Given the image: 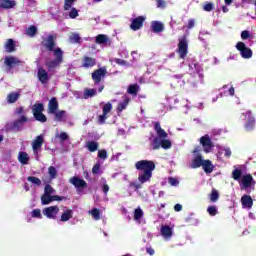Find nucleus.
Returning a JSON list of instances; mask_svg holds the SVG:
<instances>
[{
    "instance_id": "f257e3e1",
    "label": "nucleus",
    "mask_w": 256,
    "mask_h": 256,
    "mask_svg": "<svg viewBox=\"0 0 256 256\" xmlns=\"http://www.w3.org/2000/svg\"><path fill=\"white\" fill-rule=\"evenodd\" d=\"M135 169H137V171H142V173L138 175V181L143 185L144 183L151 181L156 166L155 162L151 160H140L135 163Z\"/></svg>"
},
{
    "instance_id": "f03ea898",
    "label": "nucleus",
    "mask_w": 256,
    "mask_h": 256,
    "mask_svg": "<svg viewBox=\"0 0 256 256\" xmlns=\"http://www.w3.org/2000/svg\"><path fill=\"white\" fill-rule=\"evenodd\" d=\"M193 155H195V157L190 164L191 169H199V167H202L205 173H213L215 166L211 160L203 159V155H201V146H196L194 148Z\"/></svg>"
},
{
    "instance_id": "7ed1b4c3",
    "label": "nucleus",
    "mask_w": 256,
    "mask_h": 256,
    "mask_svg": "<svg viewBox=\"0 0 256 256\" xmlns=\"http://www.w3.org/2000/svg\"><path fill=\"white\" fill-rule=\"evenodd\" d=\"M53 201H63V197L55 195V189L51 185H46L44 188V194L41 196L42 205H49Z\"/></svg>"
},
{
    "instance_id": "20e7f679",
    "label": "nucleus",
    "mask_w": 256,
    "mask_h": 256,
    "mask_svg": "<svg viewBox=\"0 0 256 256\" xmlns=\"http://www.w3.org/2000/svg\"><path fill=\"white\" fill-rule=\"evenodd\" d=\"M154 130L156 131V134L158 135L159 139H162L161 140L162 149H171L172 144H171L170 140L167 139V137H169V135L163 128H161L160 122L154 123Z\"/></svg>"
},
{
    "instance_id": "39448f33",
    "label": "nucleus",
    "mask_w": 256,
    "mask_h": 256,
    "mask_svg": "<svg viewBox=\"0 0 256 256\" xmlns=\"http://www.w3.org/2000/svg\"><path fill=\"white\" fill-rule=\"evenodd\" d=\"M45 106L42 103H36L32 106V112L36 119V121H40V123H45L47 121V116L43 114Z\"/></svg>"
},
{
    "instance_id": "423d86ee",
    "label": "nucleus",
    "mask_w": 256,
    "mask_h": 256,
    "mask_svg": "<svg viewBox=\"0 0 256 256\" xmlns=\"http://www.w3.org/2000/svg\"><path fill=\"white\" fill-rule=\"evenodd\" d=\"M236 49L239 51L242 59H251V57H253V50L247 47L245 42H237Z\"/></svg>"
},
{
    "instance_id": "0eeeda50",
    "label": "nucleus",
    "mask_w": 256,
    "mask_h": 256,
    "mask_svg": "<svg viewBox=\"0 0 256 256\" xmlns=\"http://www.w3.org/2000/svg\"><path fill=\"white\" fill-rule=\"evenodd\" d=\"M189 49V44L187 43V37L183 36L182 39L179 40L177 53L179 54L180 59H185L187 57Z\"/></svg>"
},
{
    "instance_id": "6e6552de",
    "label": "nucleus",
    "mask_w": 256,
    "mask_h": 256,
    "mask_svg": "<svg viewBox=\"0 0 256 256\" xmlns=\"http://www.w3.org/2000/svg\"><path fill=\"white\" fill-rule=\"evenodd\" d=\"M43 143H45V138L43 137V135L37 136L32 142L33 153L37 161H39V150L41 149V147H43Z\"/></svg>"
},
{
    "instance_id": "1a4fd4ad",
    "label": "nucleus",
    "mask_w": 256,
    "mask_h": 256,
    "mask_svg": "<svg viewBox=\"0 0 256 256\" xmlns=\"http://www.w3.org/2000/svg\"><path fill=\"white\" fill-rule=\"evenodd\" d=\"M112 110L113 104H111V102H108L103 106V113L98 117V123H100V125L105 124V121H107V119L109 118V113H111Z\"/></svg>"
},
{
    "instance_id": "9d476101",
    "label": "nucleus",
    "mask_w": 256,
    "mask_h": 256,
    "mask_svg": "<svg viewBox=\"0 0 256 256\" xmlns=\"http://www.w3.org/2000/svg\"><path fill=\"white\" fill-rule=\"evenodd\" d=\"M200 143L202 144V147L204 149L205 153H211V149L215 147L213 145V141H211V137L209 135H204L200 138Z\"/></svg>"
},
{
    "instance_id": "9b49d317",
    "label": "nucleus",
    "mask_w": 256,
    "mask_h": 256,
    "mask_svg": "<svg viewBox=\"0 0 256 256\" xmlns=\"http://www.w3.org/2000/svg\"><path fill=\"white\" fill-rule=\"evenodd\" d=\"M43 215L48 219H56L59 215V206H49L43 210Z\"/></svg>"
},
{
    "instance_id": "f8f14e48",
    "label": "nucleus",
    "mask_w": 256,
    "mask_h": 256,
    "mask_svg": "<svg viewBox=\"0 0 256 256\" xmlns=\"http://www.w3.org/2000/svg\"><path fill=\"white\" fill-rule=\"evenodd\" d=\"M145 16H138L136 18H134L130 24V29H132V31H139V29H141V27H143V23H145Z\"/></svg>"
},
{
    "instance_id": "ddd939ff",
    "label": "nucleus",
    "mask_w": 256,
    "mask_h": 256,
    "mask_svg": "<svg viewBox=\"0 0 256 256\" xmlns=\"http://www.w3.org/2000/svg\"><path fill=\"white\" fill-rule=\"evenodd\" d=\"M55 35H48L46 38L43 39L42 44L48 51H53L55 48Z\"/></svg>"
},
{
    "instance_id": "4468645a",
    "label": "nucleus",
    "mask_w": 256,
    "mask_h": 256,
    "mask_svg": "<svg viewBox=\"0 0 256 256\" xmlns=\"http://www.w3.org/2000/svg\"><path fill=\"white\" fill-rule=\"evenodd\" d=\"M111 38L105 34L97 35V44L102 45L103 47H111L112 45Z\"/></svg>"
},
{
    "instance_id": "2eb2a0df",
    "label": "nucleus",
    "mask_w": 256,
    "mask_h": 256,
    "mask_svg": "<svg viewBox=\"0 0 256 256\" xmlns=\"http://www.w3.org/2000/svg\"><path fill=\"white\" fill-rule=\"evenodd\" d=\"M241 203L244 209H251L253 207V198L250 195H243L241 197Z\"/></svg>"
},
{
    "instance_id": "dca6fc26",
    "label": "nucleus",
    "mask_w": 256,
    "mask_h": 256,
    "mask_svg": "<svg viewBox=\"0 0 256 256\" xmlns=\"http://www.w3.org/2000/svg\"><path fill=\"white\" fill-rule=\"evenodd\" d=\"M70 183L74 185L77 189H81L83 187H87V182L85 180L80 179L79 177L70 178Z\"/></svg>"
},
{
    "instance_id": "f3484780",
    "label": "nucleus",
    "mask_w": 256,
    "mask_h": 256,
    "mask_svg": "<svg viewBox=\"0 0 256 256\" xmlns=\"http://www.w3.org/2000/svg\"><path fill=\"white\" fill-rule=\"evenodd\" d=\"M59 109V102H57V98H52L48 103V113L53 115Z\"/></svg>"
},
{
    "instance_id": "a211bd4d",
    "label": "nucleus",
    "mask_w": 256,
    "mask_h": 256,
    "mask_svg": "<svg viewBox=\"0 0 256 256\" xmlns=\"http://www.w3.org/2000/svg\"><path fill=\"white\" fill-rule=\"evenodd\" d=\"M165 30V25L161 23L160 21H153L151 23V31L153 33H162V31Z\"/></svg>"
},
{
    "instance_id": "6ab92c4d",
    "label": "nucleus",
    "mask_w": 256,
    "mask_h": 256,
    "mask_svg": "<svg viewBox=\"0 0 256 256\" xmlns=\"http://www.w3.org/2000/svg\"><path fill=\"white\" fill-rule=\"evenodd\" d=\"M38 79L41 83H47L49 81V73L43 68L38 69Z\"/></svg>"
},
{
    "instance_id": "aec40b11",
    "label": "nucleus",
    "mask_w": 256,
    "mask_h": 256,
    "mask_svg": "<svg viewBox=\"0 0 256 256\" xmlns=\"http://www.w3.org/2000/svg\"><path fill=\"white\" fill-rule=\"evenodd\" d=\"M242 185L244 189H249L253 185V176L251 174H246L242 177Z\"/></svg>"
},
{
    "instance_id": "412c9836",
    "label": "nucleus",
    "mask_w": 256,
    "mask_h": 256,
    "mask_svg": "<svg viewBox=\"0 0 256 256\" xmlns=\"http://www.w3.org/2000/svg\"><path fill=\"white\" fill-rule=\"evenodd\" d=\"M4 63H5V65H7L8 67H15V65H19V63H21V61L18 60L17 57L8 56V57L5 58Z\"/></svg>"
},
{
    "instance_id": "4be33fe9",
    "label": "nucleus",
    "mask_w": 256,
    "mask_h": 256,
    "mask_svg": "<svg viewBox=\"0 0 256 256\" xmlns=\"http://www.w3.org/2000/svg\"><path fill=\"white\" fill-rule=\"evenodd\" d=\"M107 77V67L103 66L97 69V83H101Z\"/></svg>"
},
{
    "instance_id": "5701e85b",
    "label": "nucleus",
    "mask_w": 256,
    "mask_h": 256,
    "mask_svg": "<svg viewBox=\"0 0 256 256\" xmlns=\"http://www.w3.org/2000/svg\"><path fill=\"white\" fill-rule=\"evenodd\" d=\"M97 95V90L95 88H85L83 92L82 99H91Z\"/></svg>"
},
{
    "instance_id": "b1692460",
    "label": "nucleus",
    "mask_w": 256,
    "mask_h": 256,
    "mask_svg": "<svg viewBox=\"0 0 256 256\" xmlns=\"http://www.w3.org/2000/svg\"><path fill=\"white\" fill-rule=\"evenodd\" d=\"M69 219H73V210L66 208L64 209V212L60 217V221L66 222V221H69Z\"/></svg>"
},
{
    "instance_id": "393cba45",
    "label": "nucleus",
    "mask_w": 256,
    "mask_h": 256,
    "mask_svg": "<svg viewBox=\"0 0 256 256\" xmlns=\"http://www.w3.org/2000/svg\"><path fill=\"white\" fill-rule=\"evenodd\" d=\"M15 5V0H0V7L2 9H13Z\"/></svg>"
},
{
    "instance_id": "a878e982",
    "label": "nucleus",
    "mask_w": 256,
    "mask_h": 256,
    "mask_svg": "<svg viewBox=\"0 0 256 256\" xmlns=\"http://www.w3.org/2000/svg\"><path fill=\"white\" fill-rule=\"evenodd\" d=\"M55 121H66L67 114L64 110H58L55 113H53Z\"/></svg>"
},
{
    "instance_id": "bb28decb",
    "label": "nucleus",
    "mask_w": 256,
    "mask_h": 256,
    "mask_svg": "<svg viewBox=\"0 0 256 256\" xmlns=\"http://www.w3.org/2000/svg\"><path fill=\"white\" fill-rule=\"evenodd\" d=\"M18 161L22 165H29V154H27V152H19L18 153Z\"/></svg>"
},
{
    "instance_id": "cd10ccee",
    "label": "nucleus",
    "mask_w": 256,
    "mask_h": 256,
    "mask_svg": "<svg viewBox=\"0 0 256 256\" xmlns=\"http://www.w3.org/2000/svg\"><path fill=\"white\" fill-rule=\"evenodd\" d=\"M161 235L163 237H165L166 239H169L173 236V230L167 225L162 226L161 227Z\"/></svg>"
},
{
    "instance_id": "c85d7f7f",
    "label": "nucleus",
    "mask_w": 256,
    "mask_h": 256,
    "mask_svg": "<svg viewBox=\"0 0 256 256\" xmlns=\"http://www.w3.org/2000/svg\"><path fill=\"white\" fill-rule=\"evenodd\" d=\"M141 91V87H139V84H131L128 86L127 93L129 95H137Z\"/></svg>"
},
{
    "instance_id": "c756f323",
    "label": "nucleus",
    "mask_w": 256,
    "mask_h": 256,
    "mask_svg": "<svg viewBox=\"0 0 256 256\" xmlns=\"http://www.w3.org/2000/svg\"><path fill=\"white\" fill-rule=\"evenodd\" d=\"M129 101H131V99L126 97L123 102H120L117 106V113L125 111V109H127V105H129Z\"/></svg>"
},
{
    "instance_id": "7c9ffc66",
    "label": "nucleus",
    "mask_w": 256,
    "mask_h": 256,
    "mask_svg": "<svg viewBox=\"0 0 256 256\" xmlns=\"http://www.w3.org/2000/svg\"><path fill=\"white\" fill-rule=\"evenodd\" d=\"M244 127L246 131H253V129H255V118L250 116Z\"/></svg>"
},
{
    "instance_id": "2f4dec72",
    "label": "nucleus",
    "mask_w": 256,
    "mask_h": 256,
    "mask_svg": "<svg viewBox=\"0 0 256 256\" xmlns=\"http://www.w3.org/2000/svg\"><path fill=\"white\" fill-rule=\"evenodd\" d=\"M54 51V57L58 63H63V50L61 48H56Z\"/></svg>"
},
{
    "instance_id": "473e14b6",
    "label": "nucleus",
    "mask_w": 256,
    "mask_h": 256,
    "mask_svg": "<svg viewBox=\"0 0 256 256\" xmlns=\"http://www.w3.org/2000/svg\"><path fill=\"white\" fill-rule=\"evenodd\" d=\"M21 94H19V92H12L10 94H8L7 96V102L8 103H15L17 101V99H19Z\"/></svg>"
},
{
    "instance_id": "72a5a7b5",
    "label": "nucleus",
    "mask_w": 256,
    "mask_h": 256,
    "mask_svg": "<svg viewBox=\"0 0 256 256\" xmlns=\"http://www.w3.org/2000/svg\"><path fill=\"white\" fill-rule=\"evenodd\" d=\"M5 49L7 53H13L15 51V42L13 39H9L5 44Z\"/></svg>"
},
{
    "instance_id": "f704fd0d",
    "label": "nucleus",
    "mask_w": 256,
    "mask_h": 256,
    "mask_svg": "<svg viewBox=\"0 0 256 256\" xmlns=\"http://www.w3.org/2000/svg\"><path fill=\"white\" fill-rule=\"evenodd\" d=\"M241 175H243V171L241 169H234L232 171V179H234V181H240Z\"/></svg>"
},
{
    "instance_id": "c9c22d12",
    "label": "nucleus",
    "mask_w": 256,
    "mask_h": 256,
    "mask_svg": "<svg viewBox=\"0 0 256 256\" xmlns=\"http://www.w3.org/2000/svg\"><path fill=\"white\" fill-rule=\"evenodd\" d=\"M210 201L212 203H217V201H219V191H217V189H212L210 194Z\"/></svg>"
},
{
    "instance_id": "e433bc0d",
    "label": "nucleus",
    "mask_w": 256,
    "mask_h": 256,
    "mask_svg": "<svg viewBox=\"0 0 256 256\" xmlns=\"http://www.w3.org/2000/svg\"><path fill=\"white\" fill-rule=\"evenodd\" d=\"M47 67H48V71H52V69H55L56 67H59V65H61V62H59L58 60H52L46 63Z\"/></svg>"
},
{
    "instance_id": "4c0bfd02",
    "label": "nucleus",
    "mask_w": 256,
    "mask_h": 256,
    "mask_svg": "<svg viewBox=\"0 0 256 256\" xmlns=\"http://www.w3.org/2000/svg\"><path fill=\"white\" fill-rule=\"evenodd\" d=\"M193 85H197V83H203V74L201 72L194 73V80L192 81Z\"/></svg>"
},
{
    "instance_id": "58836bf2",
    "label": "nucleus",
    "mask_w": 256,
    "mask_h": 256,
    "mask_svg": "<svg viewBox=\"0 0 256 256\" xmlns=\"http://www.w3.org/2000/svg\"><path fill=\"white\" fill-rule=\"evenodd\" d=\"M152 149L154 151H157L158 149H161V140L159 137H156L152 141Z\"/></svg>"
},
{
    "instance_id": "ea45409f",
    "label": "nucleus",
    "mask_w": 256,
    "mask_h": 256,
    "mask_svg": "<svg viewBox=\"0 0 256 256\" xmlns=\"http://www.w3.org/2000/svg\"><path fill=\"white\" fill-rule=\"evenodd\" d=\"M143 218V210L141 208H136L134 211V221H139Z\"/></svg>"
},
{
    "instance_id": "a19ab883",
    "label": "nucleus",
    "mask_w": 256,
    "mask_h": 256,
    "mask_svg": "<svg viewBox=\"0 0 256 256\" xmlns=\"http://www.w3.org/2000/svg\"><path fill=\"white\" fill-rule=\"evenodd\" d=\"M241 39L247 41V39H253V34L249 30H243L241 32Z\"/></svg>"
},
{
    "instance_id": "79ce46f5",
    "label": "nucleus",
    "mask_w": 256,
    "mask_h": 256,
    "mask_svg": "<svg viewBox=\"0 0 256 256\" xmlns=\"http://www.w3.org/2000/svg\"><path fill=\"white\" fill-rule=\"evenodd\" d=\"M36 33H37V26H30L26 30V35H28V37H35Z\"/></svg>"
},
{
    "instance_id": "37998d69",
    "label": "nucleus",
    "mask_w": 256,
    "mask_h": 256,
    "mask_svg": "<svg viewBox=\"0 0 256 256\" xmlns=\"http://www.w3.org/2000/svg\"><path fill=\"white\" fill-rule=\"evenodd\" d=\"M93 65H95V59L89 57L84 58V67H93Z\"/></svg>"
},
{
    "instance_id": "c03bdc74",
    "label": "nucleus",
    "mask_w": 256,
    "mask_h": 256,
    "mask_svg": "<svg viewBox=\"0 0 256 256\" xmlns=\"http://www.w3.org/2000/svg\"><path fill=\"white\" fill-rule=\"evenodd\" d=\"M70 43H79L81 41V36L77 33H72L69 37Z\"/></svg>"
},
{
    "instance_id": "a18cd8bd",
    "label": "nucleus",
    "mask_w": 256,
    "mask_h": 256,
    "mask_svg": "<svg viewBox=\"0 0 256 256\" xmlns=\"http://www.w3.org/2000/svg\"><path fill=\"white\" fill-rule=\"evenodd\" d=\"M207 213H209L211 217H215V215L219 213V211L217 210V206H209L207 208Z\"/></svg>"
},
{
    "instance_id": "49530a36",
    "label": "nucleus",
    "mask_w": 256,
    "mask_h": 256,
    "mask_svg": "<svg viewBox=\"0 0 256 256\" xmlns=\"http://www.w3.org/2000/svg\"><path fill=\"white\" fill-rule=\"evenodd\" d=\"M56 138L60 139V141H67L69 139V135L66 132H57L56 133Z\"/></svg>"
},
{
    "instance_id": "de8ad7c7",
    "label": "nucleus",
    "mask_w": 256,
    "mask_h": 256,
    "mask_svg": "<svg viewBox=\"0 0 256 256\" xmlns=\"http://www.w3.org/2000/svg\"><path fill=\"white\" fill-rule=\"evenodd\" d=\"M48 173L51 179H56L57 178V169H55V167L50 166L48 168Z\"/></svg>"
},
{
    "instance_id": "09e8293b",
    "label": "nucleus",
    "mask_w": 256,
    "mask_h": 256,
    "mask_svg": "<svg viewBox=\"0 0 256 256\" xmlns=\"http://www.w3.org/2000/svg\"><path fill=\"white\" fill-rule=\"evenodd\" d=\"M73 3H75V0H64V10L69 11L73 7Z\"/></svg>"
},
{
    "instance_id": "8fccbe9b",
    "label": "nucleus",
    "mask_w": 256,
    "mask_h": 256,
    "mask_svg": "<svg viewBox=\"0 0 256 256\" xmlns=\"http://www.w3.org/2000/svg\"><path fill=\"white\" fill-rule=\"evenodd\" d=\"M69 17L70 19H77V17H79V12L77 11V9L70 8Z\"/></svg>"
},
{
    "instance_id": "3c124183",
    "label": "nucleus",
    "mask_w": 256,
    "mask_h": 256,
    "mask_svg": "<svg viewBox=\"0 0 256 256\" xmlns=\"http://www.w3.org/2000/svg\"><path fill=\"white\" fill-rule=\"evenodd\" d=\"M98 158L102 159V161H105V159H107V150H98Z\"/></svg>"
},
{
    "instance_id": "603ef678",
    "label": "nucleus",
    "mask_w": 256,
    "mask_h": 256,
    "mask_svg": "<svg viewBox=\"0 0 256 256\" xmlns=\"http://www.w3.org/2000/svg\"><path fill=\"white\" fill-rule=\"evenodd\" d=\"M31 216L36 218V219H42V215H41V210L40 209H34L32 212H31Z\"/></svg>"
},
{
    "instance_id": "864d4df0",
    "label": "nucleus",
    "mask_w": 256,
    "mask_h": 256,
    "mask_svg": "<svg viewBox=\"0 0 256 256\" xmlns=\"http://www.w3.org/2000/svg\"><path fill=\"white\" fill-rule=\"evenodd\" d=\"M86 147H87V149H88V151H97V143H95V142H88L87 144H86Z\"/></svg>"
},
{
    "instance_id": "5fc2aeb1",
    "label": "nucleus",
    "mask_w": 256,
    "mask_h": 256,
    "mask_svg": "<svg viewBox=\"0 0 256 256\" xmlns=\"http://www.w3.org/2000/svg\"><path fill=\"white\" fill-rule=\"evenodd\" d=\"M28 181L33 183V185H41V180L37 177L30 176L28 177Z\"/></svg>"
},
{
    "instance_id": "6e6d98bb",
    "label": "nucleus",
    "mask_w": 256,
    "mask_h": 256,
    "mask_svg": "<svg viewBox=\"0 0 256 256\" xmlns=\"http://www.w3.org/2000/svg\"><path fill=\"white\" fill-rule=\"evenodd\" d=\"M204 11L211 12L215 9V6H213V3L208 2L203 6Z\"/></svg>"
},
{
    "instance_id": "4d7b16f0",
    "label": "nucleus",
    "mask_w": 256,
    "mask_h": 256,
    "mask_svg": "<svg viewBox=\"0 0 256 256\" xmlns=\"http://www.w3.org/2000/svg\"><path fill=\"white\" fill-rule=\"evenodd\" d=\"M157 7L160 9H165L167 7V2L165 0H156Z\"/></svg>"
},
{
    "instance_id": "13d9d810",
    "label": "nucleus",
    "mask_w": 256,
    "mask_h": 256,
    "mask_svg": "<svg viewBox=\"0 0 256 256\" xmlns=\"http://www.w3.org/2000/svg\"><path fill=\"white\" fill-rule=\"evenodd\" d=\"M129 186L132 187L134 191H138V189L142 188L141 184H137L136 182H130Z\"/></svg>"
},
{
    "instance_id": "bf43d9fd",
    "label": "nucleus",
    "mask_w": 256,
    "mask_h": 256,
    "mask_svg": "<svg viewBox=\"0 0 256 256\" xmlns=\"http://www.w3.org/2000/svg\"><path fill=\"white\" fill-rule=\"evenodd\" d=\"M102 191H103L104 195H107V193H109V184H107V182H105L102 185Z\"/></svg>"
},
{
    "instance_id": "052dcab7",
    "label": "nucleus",
    "mask_w": 256,
    "mask_h": 256,
    "mask_svg": "<svg viewBox=\"0 0 256 256\" xmlns=\"http://www.w3.org/2000/svg\"><path fill=\"white\" fill-rule=\"evenodd\" d=\"M193 27H195V20L193 19L188 20L187 29H193Z\"/></svg>"
},
{
    "instance_id": "680f3d73",
    "label": "nucleus",
    "mask_w": 256,
    "mask_h": 256,
    "mask_svg": "<svg viewBox=\"0 0 256 256\" xmlns=\"http://www.w3.org/2000/svg\"><path fill=\"white\" fill-rule=\"evenodd\" d=\"M169 183H170V185L175 187V185H177L179 183V181H177V179H175L173 177H170L169 178Z\"/></svg>"
},
{
    "instance_id": "e2e57ef3",
    "label": "nucleus",
    "mask_w": 256,
    "mask_h": 256,
    "mask_svg": "<svg viewBox=\"0 0 256 256\" xmlns=\"http://www.w3.org/2000/svg\"><path fill=\"white\" fill-rule=\"evenodd\" d=\"M174 211H176L177 213H179V211H183V205L175 204Z\"/></svg>"
},
{
    "instance_id": "0e129e2a",
    "label": "nucleus",
    "mask_w": 256,
    "mask_h": 256,
    "mask_svg": "<svg viewBox=\"0 0 256 256\" xmlns=\"http://www.w3.org/2000/svg\"><path fill=\"white\" fill-rule=\"evenodd\" d=\"M146 252L148 253V255H155V249H153L152 247H147Z\"/></svg>"
},
{
    "instance_id": "69168bd1",
    "label": "nucleus",
    "mask_w": 256,
    "mask_h": 256,
    "mask_svg": "<svg viewBox=\"0 0 256 256\" xmlns=\"http://www.w3.org/2000/svg\"><path fill=\"white\" fill-rule=\"evenodd\" d=\"M89 213H91L93 219H97V208H94L92 211H90Z\"/></svg>"
},
{
    "instance_id": "338daca9",
    "label": "nucleus",
    "mask_w": 256,
    "mask_h": 256,
    "mask_svg": "<svg viewBox=\"0 0 256 256\" xmlns=\"http://www.w3.org/2000/svg\"><path fill=\"white\" fill-rule=\"evenodd\" d=\"M224 155H225V157H228V158L231 157V149H229V148L225 149Z\"/></svg>"
},
{
    "instance_id": "774afa93",
    "label": "nucleus",
    "mask_w": 256,
    "mask_h": 256,
    "mask_svg": "<svg viewBox=\"0 0 256 256\" xmlns=\"http://www.w3.org/2000/svg\"><path fill=\"white\" fill-rule=\"evenodd\" d=\"M115 63H117V65H125V60L117 58Z\"/></svg>"
}]
</instances>
